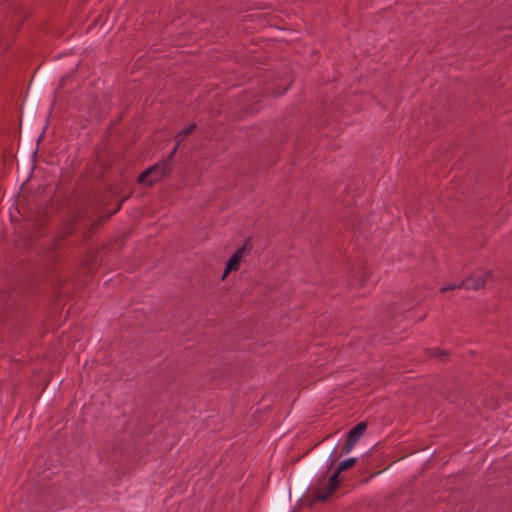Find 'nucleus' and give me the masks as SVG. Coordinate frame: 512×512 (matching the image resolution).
I'll use <instances>...</instances> for the list:
<instances>
[{
	"label": "nucleus",
	"mask_w": 512,
	"mask_h": 512,
	"mask_svg": "<svg viewBox=\"0 0 512 512\" xmlns=\"http://www.w3.org/2000/svg\"><path fill=\"white\" fill-rule=\"evenodd\" d=\"M338 448V442H327L317 452V454L314 456V458L309 464V473H313L317 470H320V477L317 480V491L314 494L313 499L310 502V505H312L315 502L326 501L338 487L340 483V473L353 467L357 462V459L354 457L345 459L344 461L340 462L336 470L329 477L325 489L322 490L321 486L323 482L326 480V476L328 475V473L336 463L338 457L340 456L338 455Z\"/></svg>",
	"instance_id": "f257e3e1"
},
{
	"label": "nucleus",
	"mask_w": 512,
	"mask_h": 512,
	"mask_svg": "<svg viewBox=\"0 0 512 512\" xmlns=\"http://www.w3.org/2000/svg\"><path fill=\"white\" fill-rule=\"evenodd\" d=\"M170 173L171 167H166L165 163L158 162L140 173L137 178V182L139 184L152 187L154 184L161 181Z\"/></svg>",
	"instance_id": "f03ea898"
},
{
	"label": "nucleus",
	"mask_w": 512,
	"mask_h": 512,
	"mask_svg": "<svg viewBox=\"0 0 512 512\" xmlns=\"http://www.w3.org/2000/svg\"><path fill=\"white\" fill-rule=\"evenodd\" d=\"M493 277L492 270L489 269H477L469 276L465 277L459 284V287H464L468 290H480L484 289L486 282Z\"/></svg>",
	"instance_id": "7ed1b4c3"
},
{
	"label": "nucleus",
	"mask_w": 512,
	"mask_h": 512,
	"mask_svg": "<svg viewBox=\"0 0 512 512\" xmlns=\"http://www.w3.org/2000/svg\"><path fill=\"white\" fill-rule=\"evenodd\" d=\"M252 240L248 237L244 240L243 245L238 248L226 263L222 279H224L230 272L237 271L240 267V262L245 255H248L252 250Z\"/></svg>",
	"instance_id": "20e7f679"
},
{
	"label": "nucleus",
	"mask_w": 512,
	"mask_h": 512,
	"mask_svg": "<svg viewBox=\"0 0 512 512\" xmlns=\"http://www.w3.org/2000/svg\"><path fill=\"white\" fill-rule=\"evenodd\" d=\"M366 429L367 423L364 421L359 422L348 432L347 437L352 439L354 442H357L359 438L365 433Z\"/></svg>",
	"instance_id": "39448f33"
},
{
	"label": "nucleus",
	"mask_w": 512,
	"mask_h": 512,
	"mask_svg": "<svg viewBox=\"0 0 512 512\" xmlns=\"http://www.w3.org/2000/svg\"><path fill=\"white\" fill-rule=\"evenodd\" d=\"M121 204H122V201H119V203L117 204V206L114 210L108 212L105 216L96 219L91 224L90 229L93 230V229H97L98 227H100L107 219H109L112 215H114L116 212H118L120 210Z\"/></svg>",
	"instance_id": "423d86ee"
},
{
	"label": "nucleus",
	"mask_w": 512,
	"mask_h": 512,
	"mask_svg": "<svg viewBox=\"0 0 512 512\" xmlns=\"http://www.w3.org/2000/svg\"><path fill=\"white\" fill-rule=\"evenodd\" d=\"M195 128H196V124L195 123H191L189 126H187L184 129L180 130L175 135L176 144L180 145L181 142H183L185 140V138L187 136H189L194 131Z\"/></svg>",
	"instance_id": "0eeeda50"
},
{
	"label": "nucleus",
	"mask_w": 512,
	"mask_h": 512,
	"mask_svg": "<svg viewBox=\"0 0 512 512\" xmlns=\"http://www.w3.org/2000/svg\"><path fill=\"white\" fill-rule=\"evenodd\" d=\"M426 353L431 357L439 359L440 361H445L450 355L447 350L439 348H428L426 349Z\"/></svg>",
	"instance_id": "6e6552de"
},
{
	"label": "nucleus",
	"mask_w": 512,
	"mask_h": 512,
	"mask_svg": "<svg viewBox=\"0 0 512 512\" xmlns=\"http://www.w3.org/2000/svg\"><path fill=\"white\" fill-rule=\"evenodd\" d=\"M14 295L8 294L7 291H3L0 293V313L4 311L5 308L9 307L11 303L14 301Z\"/></svg>",
	"instance_id": "1a4fd4ad"
},
{
	"label": "nucleus",
	"mask_w": 512,
	"mask_h": 512,
	"mask_svg": "<svg viewBox=\"0 0 512 512\" xmlns=\"http://www.w3.org/2000/svg\"><path fill=\"white\" fill-rule=\"evenodd\" d=\"M178 147H179V145L176 144V146L169 153V155L167 157H165L164 159H162L160 162L165 163L166 167H171V169H172L173 168V159H174V156L176 154Z\"/></svg>",
	"instance_id": "9d476101"
},
{
	"label": "nucleus",
	"mask_w": 512,
	"mask_h": 512,
	"mask_svg": "<svg viewBox=\"0 0 512 512\" xmlns=\"http://www.w3.org/2000/svg\"><path fill=\"white\" fill-rule=\"evenodd\" d=\"M355 443L356 442H354L352 439H350L349 437H346V440H345V443H344V445L342 447L340 455L341 454H347L348 452H350Z\"/></svg>",
	"instance_id": "9b49d317"
},
{
	"label": "nucleus",
	"mask_w": 512,
	"mask_h": 512,
	"mask_svg": "<svg viewBox=\"0 0 512 512\" xmlns=\"http://www.w3.org/2000/svg\"><path fill=\"white\" fill-rule=\"evenodd\" d=\"M78 66H79V61H76V60H75V61H73V62L71 63V67H70V71H69V73H68V74H66V75L61 76V85L64 83V81L66 80V78H67L70 74H74V73L77 71Z\"/></svg>",
	"instance_id": "f8f14e48"
},
{
	"label": "nucleus",
	"mask_w": 512,
	"mask_h": 512,
	"mask_svg": "<svg viewBox=\"0 0 512 512\" xmlns=\"http://www.w3.org/2000/svg\"><path fill=\"white\" fill-rule=\"evenodd\" d=\"M43 132H44V128L43 126H40L39 129L34 133V135L32 136L33 140L36 141V144L39 143V141L41 140V137L43 135Z\"/></svg>",
	"instance_id": "ddd939ff"
},
{
	"label": "nucleus",
	"mask_w": 512,
	"mask_h": 512,
	"mask_svg": "<svg viewBox=\"0 0 512 512\" xmlns=\"http://www.w3.org/2000/svg\"><path fill=\"white\" fill-rule=\"evenodd\" d=\"M456 288H460V287L458 286V284H456V285H447V286L442 287V288L440 289V292H441V293H445V292H447V291L454 290V289H456Z\"/></svg>",
	"instance_id": "4468645a"
}]
</instances>
